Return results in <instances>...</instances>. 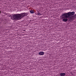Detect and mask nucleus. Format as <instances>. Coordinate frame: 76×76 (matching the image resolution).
<instances>
[{"label":"nucleus","instance_id":"obj_1","mask_svg":"<svg viewBox=\"0 0 76 76\" xmlns=\"http://www.w3.org/2000/svg\"><path fill=\"white\" fill-rule=\"evenodd\" d=\"M75 13V12H72L62 14L61 15V18L63 19L62 21H63L65 22H67L68 20V19L67 18L69 19V18H70L71 16L74 15Z\"/></svg>","mask_w":76,"mask_h":76},{"label":"nucleus","instance_id":"obj_2","mask_svg":"<svg viewBox=\"0 0 76 76\" xmlns=\"http://www.w3.org/2000/svg\"><path fill=\"white\" fill-rule=\"evenodd\" d=\"M28 15V13H22L21 14H17V15H15V18L14 19H18V20H20L23 18H24L25 16H27Z\"/></svg>","mask_w":76,"mask_h":76},{"label":"nucleus","instance_id":"obj_3","mask_svg":"<svg viewBox=\"0 0 76 76\" xmlns=\"http://www.w3.org/2000/svg\"><path fill=\"white\" fill-rule=\"evenodd\" d=\"M17 14H14V15H13L12 16L11 15H10L9 16V17H11V19H12V20H18V19H15V15H17Z\"/></svg>","mask_w":76,"mask_h":76},{"label":"nucleus","instance_id":"obj_4","mask_svg":"<svg viewBox=\"0 0 76 76\" xmlns=\"http://www.w3.org/2000/svg\"><path fill=\"white\" fill-rule=\"evenodd\" d=\"M38 54L40 56H43L44 54V52H39Z\"/></svg>","mask_w":76,"mask_h":76},{"label":"nucleus","instance_id":"obj_5","mask_svg":"<svg viewBox=\"0 0 76 76\" xmlns=\"http://www.w3.org/2000/svg\"><path fill=\"white\" fill-rule=\"evenodd\" d=\"M60 76H65L66 75V74L64 73H60Z\"/></svg>","mask_w":76,"mask_h":76},{"label":"nucleus","instance_id":"obj_6","mask_svg":"<svg viewBox=\"0 0 76 76\" xmlns=\"http://www.w3.org/2000/svg\"><path fill=\"white\" fill-rule=\"evenodd\" d=\"M72 18H73L74 19H76V15H74L73 16Z\"/></svg>","mask_w":76,"mask_h":76},{"label":"nucleus","instance_id":"obj_7","mask_svg":"<svg viewBox=\"0 0 76 76\" xmlns=\"http://www.w3.org/2000/svg\"><path fill=\"white\" fill-rule=\"evenodd\" d=\"M30 12L31 13H34V12L33 10H30Z\"/></svg>","mask_w":76,"mask_h":76},{"label":"nucleus","instance_id":"obj_8","mask_svg":"<svg viewBox=\"0 0 76 76\" xmlns=\"http://www.w3.org/2000/svg\"><path fill=\"white\" fill-rule=\"evenodd\" d=\"M37 15H39V16H40V15H41V13L39 12L37 13Z\"/></svg>","mask_w":76,"mask_h":76},{"label":"nucleus","instance_id":"obj_9","mask_svg":"<svg viewBox=\"0 0 76 76\" xmlns=\"http://www.w3.org/2000/svg\"><path fill=\"white\" fill-rule=\"evenodd\" d=\"M69 21H70V19H69Z\"/></svg>","mask_w":76,"mask_h":76}]
</instances>
